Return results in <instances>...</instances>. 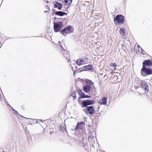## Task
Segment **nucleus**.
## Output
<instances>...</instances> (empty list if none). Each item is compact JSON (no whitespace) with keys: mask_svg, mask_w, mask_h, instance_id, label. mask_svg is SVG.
<instances>
[{"mask_svg":"<svg viewBox=\"0 0 152 152\" xmlns=\"http://www.w3.org/2000/svg\"><path fill=\"white\" fill-rule=\"evenodd\" d=\"M63 26L62 23L61 22H58L54 23V31L57 32L59 31Z\"/></svg>","mask_w":152,"mask_h":152,"instance_id":"6","label":"nucleus"},{"mask_svg":"<svg viewBox=\"0 0 152 152\" xmlns=\"http://www.w3.org/2000/svg\"><path fill=\"white\" fill-rule=\"evenodd\" d=\"M83 111L87 115H91L94 113L95 110L93 106H90L85 107V108L83 110Z\"/></svg>","mask_w":152,"mask_h":152,"instance_id":"2","label":"nucleus"},{"mask_svg":"<svg viewBox=\"0 0 152 152\" xmlns=\"http://www.w3.org/2000/svg\"><path fill=\"white\" fill-rule=\"evenodd\" d=\"M86 60V58H79L76 61V64L80 65L84 63Z\"/></svg>","mask_w":152,"mask_h":152,"instance_id":"15","label":"nucleus"},{"mask_svg":"<svg viewBox=\"0 0 152 152\" xmlns=\"http://www.w3.org/2000/svg\"><path fill=\"white\" fill-rule=\"evenodd\" d=\"M2 152H5L4 151H3Z\"/></svg>","mask_w":152,"mask_h":152,"instance_id":"35","label":"nucleus"},{"mask_svg":"<svg viewBox=\"0 0 152 152\" xmlns=\"http://www.w3.org/2000/svg\"><path fill=\"white\" fill-rule=\"evenodd\" d=\"M71 69L73 71H74V72L75 71L74 69V67L73 66H71Z\"/></svg>","mask_w":152,"mask_h":152,"instance_id":"28","label":"nucleus"},{"mask_svg":"<svg viewBox=\"0 0 152 152\" xmlns=\"http://www.w3.org/2000/svg\"><path fill=\"white\" fill-rule=\"evenodd\" d=\"M55 14L56 15L61 17L64 15H67V13L61 11H56Z\"/></svg>","mask_w":152,"mask_h":152,"instance_id":"16","label":"nucleus"},{"mask_svg":"<svg viewBox=\"0 0 152 152\" xmlns=\"http://www.w3.org/2000/svg\"><path fill=\"white\" fill-rule=\"evenodd\" d=\"M78 94L80 95L81 98H90L91 96L87 95H85L80 89H79L78 90Z\"/></svg>","mask_w":152,"mask_h":152,"instance_id":"13","label":"nucleus"},{"mask_svg":"<svg viewBox=\"0 0 152 152\" xmlns=\"http://www.w3.org/2000/svg\"><path fill=\"white\" fill-rule=\"evenodd\" d=\"M111 66L115 68L117 66V64L115 63H113L111 64Z\"/></svg>","mask_w":152,"mask_h":152,"instance_id":"24","label":"nucleus"},{"mask_svg":"<svg viewBox=\"0 0 152 152\" xmlns=\"http://www.w3.org/2000/svg\"><path fill=\"white\" fill-rule=\"evenodd\" d=\"M137 47H138V48H141V47H140V46L139 45H138Z\"/></svg>","mask_w":152,"mask_h":152,"instance_id":"29","label":"nucleus"},{"mask_svg":"<svg viewBox=\"0 0 152 152\" xmlns=\"http://www.w3.org/2000/svg\"><path fill=\"white\" fill-rule=\"evenodd\" d=\"M119 32L120 35H125V30L124 29L122 28L120 29L119 31Z\"/></svg>","mask_w":152,"mask_h":152,"instance_id":"22","label":"nucleus"},{"mask_svg":"<svg viewBox=\"0 0 152 152\" xmlns=\"http://www.w3.org/2000/svg\"><path fill=\"white\" fill-rule=\"evenodd\" d=\"M141 87L146 91H148V84L145 81H141Z\"/></svg>","mask_w":152,"mask_h":152,"instance_id":"12","label":"nucleus"},{"mask_svg":"<svg viewBox=\"0 0 152 152\" xmlns=\"http://www.w3.org/2000/svg\"><path fill=\"white\" fill-rule=\"evenodd\" d=\"M83 69L84 71H90L93 69V68L91 65H88L83 67Z\"/></svg>","mask_w":152,"mask_h":152,"instance_id":"17","label":"nucleus"},{"mask_svg":"<svg viewBox=\"0 0 152 152\" xmlns=\"http://www.w3.org/2000/svg\"><path fill=\"white\" fill-rule=\"evenodd\" d=\"M58 43H61V42L60 41H59V42H58Z\"/></svg>","mask_w":152,"mask_h":152,"instance_id":"31","label":"nucleus"},{"mask_svg":"<svg viewBox=\"0 0 152 152\" xmlns=\"http://www.w3.org/2000/svg\"><path fill=\"white\" fill-rule=\"evenodd\" d=\"M142 53L143 55H146V53L145 52L144 50H143L142 51Z\"/></svg>","mask_w":152,"mask_h":152,"instance_id":"26","label":"nucleus"},{"mask_svg":"<svg viewBox=\"0 0 152 152\" xmlns=\"http://www.w3.org/2000/svg\"><path fill=\"white\" fill-rule=\"evenodd\" d=\"M71 26L70 25H69L66 27V28L62 30L60 32V33L63 34L64 33H66V34H68L72 33V30L71 29Z\"/></svg>","mask_w":152,"mask_h":152,"instance_id":"7","label":"nucleus"},{"mask_svg":"<svg viewBox=\"0 0 152 152\" xmlns=\"http://www.w3.org/2000/svg\"><path fill=\"white\" fill-rule=\"evenodd\" d=\"M64 2L65 4L69 5L72 3V0H64Z\"/></svg>","mask_w":152,"mask_h":152,"instance_id":"20","label":"nucleus"},{"mask_svg":"<svg viewBox=\"0 0 152 152\" xmlns=\"http://www.w3.org/2000/svg\"><path fill=\"white\" fill-rule=\"evenodd\" d=\"M85 124L84 122H78L76 125V127L74 128H72V130H76L77 129H82L83 128L84 125Z\"/></svg>","mask_w":152,"mask_h":152,"instance_id":"9","label":"nucleus"},{"mask_svg":"<svg viewBox=\"0 0 152 152\" xmlns=\"http://www.w3.org/2000/svg\"><path fill=\"white\" fill-rule=\"evenodd\" d=\"M86 85H88L91 86H93L94 85V83L91 80L87 79L86 80Z\"/></svg>","mask_w":152,"mask_h":152,"instance_id":"19","label":"nucleus"},{"mask_svg":"<svg viewBox=\"0 0 152 152\" xmlns=\"http://www.w3.org/2000/svg\"><path fill=\"white\" fill-rule=\"evenodd\" d=\"M9 105L10 106V107H11V106L9 104Z\"/></svg>","mask_w":152,"mask_h":152,"instance_id":"34","label":"nucleus"},{"mask_svg":"<svg viewBox=\"0 0 152 152\" xmlns=\"http://www.w3.org/2000/svg\"><path fill=\"white\" fill-rule=\"evenodd\" d=\"M152 66V62L150 59L145 60L142 63V67L146 66Z\"/></svg>","mask_w":152,"mask_h":152,"instance_id":"10","label":"nucleus"},{"mask_svg":"<svg viewBox=\"0 0 152 152\" xmlns=\"http://www.w3.org/2000/svg\"><path fill=\"white\" fill-rule=\"evenodd\" d=\"M95 103V101L92 99H86L83 101L81 102L82 107H88V105H91Z\"/></svg>","mask_w":152,"mask_h":152,"instance_id":"4","label":"nucleus"},{"mask_svg":"<svg viewBox=\"0 0 152 152\" xmlns=\"http://www.w3.org/2000/svg\"><path fill=\"white\" fill-rule=\"evenodd\" d=\"M70 96H72L74 99H76V94L74 92L72 91L70 93Z\"/></svg>","mask_w":152,"mask_h":152,"instance_id":"21","label":"nucleus"},{"mask_svg":"<svg viewBox=\"0 0 152 152\" xmlns=\"http://www.w3.org/2000/svg\"><path fill=\"white\" fill-rule=\"evenodd\" d=\"M77 68V67H75V69H76V68Z\"/></svg>","mask_w":152,"mask_h":152,"instance_id":"33","label":"nucleus"},{"mask_svg":"<svg viewBox=\"0 0 152 152\" xmlns=\"http://www.w3.org/2000/svg\"><path fill=\"white\" fill-rule=\"evenodd\" d=\"M54 7L58 8L59 10H60L62 8V4L58 2L57 1H53Z\"/></svg>","mask_w":152,"mask_h":152,"instance_id":"14","label":"nucleus"},{"mask_svg":"<svg viewBox=\"0 0 152 152\" xmlns=\"http://www.w3.org/2000/svg\"><path fill=\"white\" fill-rule=\"evenodd\" d=\"M117 21L118 23L123 24L124 22V17L122 15H118L114 19V21Z\"/></svg>","mask_w":152,"mask_h":152,"instance_id":"5","label":"nucleus"},{"mask_svg":"<svg viewBox=\"0 0 152 152\" xmlns=\"http://www.w3.org/2000/svg\"><path fill=\"white\" fill-rule=\"evenodd\" d=\"M91 89V86L87 85L85 84L83 87V90L86 93H89Z\"/></svg>","mask_w":152,"mask_h":152,"instance_id":"11","label":"nucleus"},{"mask_svg":"<svg viewBox=\"0 0 152 152\" xmlns=\"http://www.w3.org/2000/svg\"><path fill=\"white\" fill-rule=\"evenodd\" d=\"M107 98L105 97H104L101 99L99 100L98 101L99 103L101 105H105L107 103Z\"/></svg>","mask_w":152,"mask_h":152,"instance_id":"18","label":"nucleus"},{"mask_svg":"<svg viewBox=\"0 0 152 152\" xmlns=\"http://www.w3.org/2000/svg\"><path fill=\"white\" fill-rule=\"evenodd\" d=\"M10 38H8L6 40H7V39H9Z\"/></svg>","mask_w":152,"mask_h":152,"instance_id":"30","label":"nucleus"},{"mask_svg":"<svg viewBox=\"0 0 152 152\" xmlns=\"http://www.w3.org/2000/svg\"><path fill=\"white\" fill-rule=\"evenodd\" d=\"M138 50L139 51V52L141 53V51H142L143 50H142V48L141 47V48H138Z\"/></svg>","mask_w":152,"mask_h":152,"instance_id":"25","label":"nucleus"},{"mask_svg":"<svg viewBox=\"0 0 152 152\" xmlns=\"http://www.w3.org/2000/svg\"><path fill=\"white\" fill-rule=\"evenodd\" d=\"M60 47L61 53L63 54V56L66 58V59L68 60L69 58V56L68 51L65 50L61 45H60Z\"/></svg>","mask_w":152,"mask_h":152,"instance_id":"8","label":"nucleus"},{"mask_svg":"<svg viewBox=\"0 0 152 152\" xmlns=\"http://www.w3.org/2000/svg\"><path fill=\"white\" fill-rule=\"evenodd\" d=\"M99 107H98V109H99Z\"/></svg>","mask_w":152,"mask_h":152,"instance_id":"32","label":"nucleus"},{"mask_svg":"<svg viewBox=\"0 0 152 152\" xmlns=\"http://www.w3.org/2000/svg\"><path fill=\"white\" fill-rule=\"evenodd\" d=\"M87 118V117H84V120L85 121H86Z\"/></svg>","mask_w":152,"mask_h":152,"instance_id":"27","label":"nucleus"},{"mask_svg":"<svg viewBox=\"0 0 152 152\" xmlns=\"http://www.w3.org/2000/svg\"><path fill=\"white\" fill-rule=\"evenodd\" d=\"M11 107L12 108V110H13V113L14 114H15V115H17L18 114V112L15 110H14L12 107Z\"/></svg>","mask_w":152,"mask_h":152,"instance_id":"23","label":"nucleus"},{"mask_svg":"<svg viewBox=\"0 0 152 152\" xmlns=\"http://www.w3.org/2000/svg\"><path fill=\"white\" fill-rule=\"evenodd\" d=\"M141 73L142 75L143 76L152 74V69L146 67H142L141 69Z\"/></svg>","mask_w":152,"mask_h":152,"instance_id":"1","label":"nucleus"},{"mask_svg":"<svg viewBox=\"0 0 152 152\" xmlns=\"http://www.w3.org/2000/svg\"><path fill=\"white\" fill-rule=\"evenodd\" d=\"M92 134L90 135L88 138V140L89 142L92 145L95 142H96V132L94 131L91 132Z\"/></svg>","mask_w":152,"mask_h":152,"instance_id":"3","label":"nucleus"}]
</instances>
